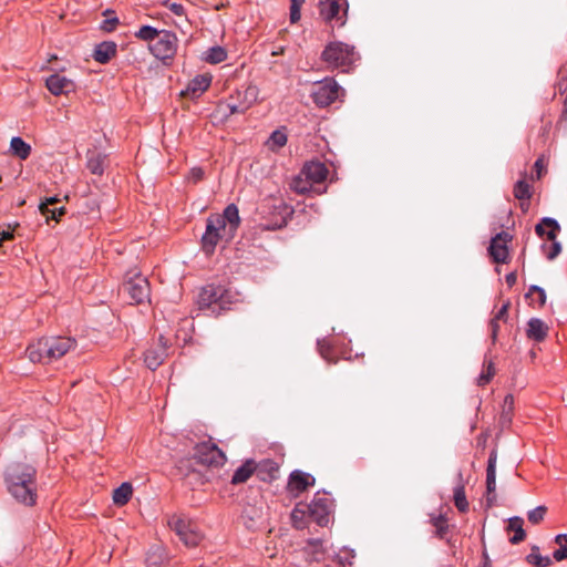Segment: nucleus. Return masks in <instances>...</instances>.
<instances>
[{
	"label": "nucleus",
	"instance_id": "1",
	"mask_svg": "<svg viewBox=\"0 0 567 567\" xmlns=\"http://www.w3.org/2000/svg\"><path fill=\"white\" fill-rule=\"evenodd\" d=\"M239 224V212L235 204L227 205L221 215L209 216L206 220V230L202 236L203 250L210 255L219 241H230Z\"/></svg>",
	"mask_w": 567,
	"mask_h": 567
},
{
	"label": "nucleus",
	"instance_id": "2",
	"mask_svg": "<svg viewBox=\"0 0 567 567\" xmlns=\"http://www.w3.org/2000/svg\"><path fill=\"white\" fill-rule=\"evenodd\" d=\"M37 470L25 463H12L4 472V482L10 495L25 506L37 503Z\"/></svg>",
	"mask_w": 567,
	"mask_h": 567
},
{
	"label": "nucleus",
	"instance_id": "3",
	"mask_svg": "<svg viewBox=\"0 0 567 567\" xmlns=\"http://www.w3.org/2000/svg\"><path fill=\"white\" fill-rule=\"evenodd\" d=\"M76 340L66 336H50L39 339L27 348L31 362L50 363L75 349Z\"/></svg>",
	"mask_w": 567,
	"mask_h": 567
},
{
	"label": "nucleus",
	"instance_id": "4",
	"mask_svg": "<svg viewBox=\"0 0 567 567\" xmlns=\"http://www.w3.org/2000/svg\"><path fill=\"white\" fill-rule=\"evenodd\" d=\"M234 296L223 286L207 285L202 288L197 297L199 310L207 311L210 315L218 316L221 311L229 308Z\"/></svg>",
	"mask_w": 567,
	"mask_h": 567
},
{
	"label": "nucleus",
	"instance_id": "5",
	"mask_svg": "<svg viewBox=\"0 0 567 567\" xmlns=\"http://www.w3.org/2000/svg\"><path fill=\"white\" fill-rule=\"evenodd\" d=\"M358 59L354 47L341 41L328 43L321 53V60L331 68H349Z\"/></svg>",
	"mask_w": 567,
	"mask_h": 567
},
{
	"label": "nucleus",
	"instance_id": "6",
	"mask_svg": "<svg viewBox=\"0 0 567 567\" xmlns=\"http://www.w3.org/2000/svg\"><path fill=\"white\" fill-rule=\"evenodd\" d=\"M168 526L188 547L197 546L203 539V534L199 530L198 525L184 515L171 516L168 518Z\"/></svg>",
	"mask_w": 567,
	"mask_h": 567
},
{
	"label": "nucleus",
	"instance_id": "7",
	"mask_svg": "<svg viewBox=\"0 0 567 567\" xmlns=\"http://www.w3.org/2000/svg\"><path fill=\"white\" fill-rule=\"evenodd\" d=\"M559 230L558 221L551 217L542 218L535 227V231L539 237L546 236L548 240L553 241L550 246L545 244L542 246L548 260H554L561 252V244L557 240Z\"/></svg>",
	"mask_w": 567,
	"mask_h": 567
},
{
	"label": "nucleus",
	"instance_id": "8",
	"mask_svg": "<svg viewBox=\"0 0 567 567\" xmlns=\"http://www.w3.org/2000/svg\"><path fill=\"white\" fill-rule=\"evenodd\" d=\"M196 464L206 466H221L225 461V454L212 442H200L193 449L192 457Z\"/></svg>",
	"mask_w": 567,
	"mask_h": 567
},
{
	"label": "nucleus",
	"instance_id": "9",
	"mask_svg": "<svg viewBox=\"0 0 567 567\" xmlns=\"http://www.w3.org/2000/svg\"><path fill=\"white\" fill-rule=\"evenodd\" d=\"M122 291L126 293L133 303H143L150 300L151 289L148 280L142 275L134 272L127 274Z\"/></svg>",
	"mask_w": 567,
	"mask_h": 567
},
{
	"label": "nucleus",
	"instance_id": "10",
	"mask_svg": "<svg viewBox=\"0 0 567 567\" xmlns=\"http://www.w3.org/2000/svg\"><path fill=\"white\" fill-rule=\"evenodd\" d=\"M153 55L158 60L172 59L177 50V37L174 32L161 30L155 42L150 45Z\"/></svg>",
	"mask_w": 567,
	"mask_h": 567
},
{
	"label": "nucleus",
	"instance_id": "11",
	"mask_svg": "<svg viewBox=\"0 0 567 567\" xmlns=\"http://www.w3.org/2000/svg\"><path fill=\"white\" fill-rule=\"evenodd\" d=\"M341 90V86L333 79H324L316 85L311 96L317 106L326 107L339 97Z\"/></svg>",
	"mask_w": 567,
	"mask_h": 567
},
{
	"label": "nucleus",
	"instance_id": "12",
	"mask_svg": "<svg viewBox=\"0 0 567 567\" xmlns=\"http://www.w3.org/2000/svg\"><path fill=\"white\" fill-rule=\"evenodd\" d=\"M258 99V89L255 85H248L243 90H237L236 96H230L226 107L230 114L245 113Z\"/></svg>",
	"mask_w": 567,
	"mask_h": 567
},
{
	"label": "nucleus",
	"instance_id": "13",
	"mask_svg": "<svg viewBox=\"0 0 567 567\" xmlns=\"http://www.w3.org/2000/svg\"><path fill=\"white\" fill-rule=\"evenodd\" d=\"M512 240V236L506 231L496 234L489 244L488 254L494 262L506 264L508 261V247L507 244Z\"/></svg>",
	"mask_w": 567,
	"mask_h": 567
},
{
	"label": "nucleus",
	"instance_id": "14",
	"mask_svg": "<svg viewBox=\"0 0 567 567\" xmlns=\"http://www.w3.org/2000/svg\"><path fill=\"white\" fill-rule=\"evenodd\" d=\"M329 501L318 495L310 504L306 505L308 515L320 526H324L329 522Z\"/></svg>",
	"mask_w": 567,
	"mask_h": 567
},
{
	"label": "nucleus",
	"instance_id": "15",
	"mask_svg": "<svg viewBox=\"0 0 567 567\" xmlns=\"http://www.w3.org/2000/svg\"><path fill=\"white\" fill-rule=\"evenodd\" d=\"M315 482L316 478L311 474L300 470H295L289 476L288 488L291 493L299 494L306 491L309 486L315 485Z\"/></svg>",
	"mask_w": 567,
	"mask_h": 567
},
{
	"label": "nucleus",
	"instance_id": "16",
	"mask_svg": "<svg viewBox=\"0 0 567 567\" xmlns=\"http://www.w3.org/2000/svg\"><path fill=\"white\" fill-rule=\"evenodd\" d=\"M166 355V343L164 337L161 336L159 343L145 352L144 362L150 370L155 371L163 363Z\"/></svg>",
	"mask_w": 567,
	"mask_h": 567
},
{
	"label": "nucleus",
	"instance_id": "17",
	"mask_svg": "<svg viewBox=\"0 0 567 567\" xmlns=\"http://www.w3.org/2000/svg\"><path fill=\"white\" fill-rule=\"evenodd\" d=\"M45 85L53 95L68 94L75 87L72 80L58 73L50 75L45 81Z\"/></svg>",
	"mask_w": 567,
	"mask_h": 567
},
{
	"label": "nucleus",
	"instance_id": "18",
	"mask_svg": "<svg viewBox=\"0 0 567 567\" xmlns=\"http://www.w3.org/2000/svg\"><path fill=\"white\" fill-rule=\"evenodd\" d=\"M301 175L310 181L312 185L321 184L327 179L328 168L321 162H309L302 167Z\"/></svg>",
	"mask_w": 567,
	"mask_h": 567
},
{
	"label": "nucleus",
	"instance_id": "19",
	"mask_svg": "<svg viewBox=\"0 0 567 567\" xmlns=\"http://www.w3.org/2000/svg\"><path fill=\"white\" fill-rule=\"evenodd\" d=\"M319 11L320 16L326 21H332L336 20L339 25L344 24V19L339 14L340 12V4L338 0H319Z\"/></svg>",
	"mask_w": 567,
	"mask_h": 567
},
{
	"label": "nucleus",
	"instance_id": "20",
	"mask_svg": "<svg viewBox=\"0 0 567 567\" xmlns=\"http://www.w3.org/2000/svg\"><path fill=\"white\" fill-rule=\"evenodd\" d=\"M212 75L208 73L198 74L193 80L189 81L186 93L192 97H198L202 95L210 85Z\"/></svg>",
	"mask_w": 567,
	"mask_h": 567
},
{
	"label": "nucleus",
	"instance_id": "21",
	"mask_svg": "<svg viewBox=\"0 0 567 567\" xmlns=\"http://www.w3.org/2000/svg\"><path fill=\"white\" fill-rule=\"evenodd\" d=\"M116 54V44L112 41H104L95 45L93 58L96 62L105 64Z\"/></svg>",
	"mask_w": 567,
	"mask_h": 567
},
{
	"label": "nucleus",
	"instance_id": "22",
	"mask_svg": "<svg viewBox=\"0 0 567 567\" xmlns=\"http://www.w3.org/2000/svg\"><path fill=\"white\" fill-rule=\"evenodd\" d=\"M548 328L543 320L538 318L529 319L527 323V337L535 341H543L547 336Z\"/></svg>",
	"mask_w": 567,
	"mask_h": 567
},
{
	"label": "nucleus",
	"instance_id": "23",
	"mask_svg": "<svg viewBox=\"0 0 567 567\" xmlns=\"http://www.w3.org/2000/svg\"><path fill=\"white\" fill-rule=\"evenodd\" d=\"M254 472H257V466L254 460H247L234 473L231 483L237 485L248 481Z\"/></svg>",
	"mask_w": 567,
	"mask_h": 567
},
{
	"label": "nucleus",
	"instance_id": "24",
	"mask_svg": "<svg viewBox=\"0 0 567 567\" xmlns=\"http://www.w3.org/2000/svg\"><path fill=\"white\" fill-rule=\"evenodd\" d=\"M106 155L103 153H87V169L94 175H102L105 169Z\"/></svg>",
	"mask_w": 567,
	"mask_h": 567
},
{
	"label": "nucleus",
	"instance_id": "25",
	"mask_svg": "<svg viewBox=\"0 0 567 567\" xmlns=\"http://www.w3.org/2000/svg\"><path fill=\"white\" fill-rule=\"evenodd\" d=\"M496 452H492L488 456L486 468V491L488 494H494L496 489Z\"/></svg>",
	"mask_w": 567,
	"mask_h": 567
},
{
	"label": "nucleus",
	"instance_id": "26",
	"mask_svg": "<svg viewBox=\"0 0 567 567\" xmlns=\"http://www.w3.org/2000/svg\"><path fill=\"white\" fill-rule=\"evenodd\" d=\"M10 150L14 156L22 161H25L31 154L30 144L25 143L20 136L11 138Z\"/></svg>",
	"mask_w": 567,
	"mask_h": 567
},
{
	"label": "nucleus",
	"instance_id": "27",
	"mask_svg": "<svg viewBox=\"0 0 567 567\" xmlns=\"http://www.w3.org/2000/svg\"><path fill=\"white\" fill-rule=\"evenodd\" d=\"M258 476L266 480H275L278 473V465L272 460H265L259 464H256Z\"/></svg>",
	"mask_w": 567,
	"mask_h": 567
},
{
	"label": "nucleus",
	"instance_id": "28",
	"mask_svg": "<svg viewBox=\"0 0 567 567\" xmlns=\"http://www.w3.org/2000/svg\"><path fill=\"white\" fill-rule=\"evenodd\" d=\"M133 487L130 483L124 482L113 492V502L115 505L123 506L132 497Z\"/></svg>",
	"mask_w": 567,
	"mask_h": 567
},
{
	"label": "nucleus",
	"instance_id": "29",
	"mask_svg": "<svg viewBox=\"0 0 567 567\" xmlns=\"http://www.w3.org/2000/svg\"><path fill=\"white\" fill-rule=\"evenodd\" d=\"M523 524H524V520L523 518L518 517V516H515V517H512L509 520H508V530H513L514 532V535L509 538V542L512 544H518L520 543L526 534H525V530L523 528Z\"/></svg>",
	"mask_w": 567,
	"mask_h": 567
},
{
	"label": "nucleus",
	"instance_id": "30",
	"mask_svg": "<svg viewBox=\"0 0 567 567\" xmlns=\"http://www.w3.org/2000/svg\"><path fill=\"white\" fill-rule=\"evenodd\" d=\"M227 58L226 50L220 45L209 48L204 53V60L210 64H217L225 61Z\"/></svg>",
	"mask_w": 567,
	"mask_h": 567
},
{
	"label": "nucleus",
	"instance_id": "31",
	"mask_svg": "<svg viewBox=\"0 0 567 567\" xmlns=\"http://www.w3.org/2000/svg\"><path fill=\"white\" fill-rule=\"evenodd\" d=\"M526 561L536 567H547L551 564V558L549 556H542L539 547L533 546L530 554L526 556Z\"/></svg>",
	"mask_w": 567,
	"mask_h": 567
},
{
	"label": "nucleus",
	"instance_id": "32",
	"mask_svg": "<svg viewBox=\"0 0 567 567\" xmlns=\"http://www.w3.org/2000/svg\"><path fill=\"white\" fill-rule=\"evenodd\" d=\"M278 209L279 218L272 224L271 228H281L286 226L287 220L291 217L293 209L291 206L280 202L278 206H275Z\"/></svg>",
	"mask_w": 567,
	"mask_h": 567
},
{
	"label": "nucleus",
	"instance_id": "33",
	"mask_svg": "<svg viewBox=\"0 0 567 567\" xmlns=\"http://www.w3.org/2000/svg\"><path fill=\"white\" fill-rule=\"evenodd\" d=\"M241 518L248 529H255L261 518V512L255 508H245Z\"/></svg>",
	"mask_w": 567,
	"mask_h": 567
},
{
	"label": "nucleus",
	"instance_id": "34",
	"mask_svg": "<svg viewBox=\"0 0 567 567\" xmlns=\"http://www.w3.org/2000/svg\"><path fill=\"white\" fill-rule=\"evenodd\" d=\"M454 504L461 513L468 511V502L466 499L465 488L462 484L454 487Z\"/></svg>",
	"mask_w": 567,
	"mask_h": 567
},
{
	"label": "nucleus",
	"instance_id": "35",
	"mask_svg": "<svg viewBox=\"0 0 567 567\" xmlns=\"http://www.w3.org/2000/svg\"><path fill=\"white\" fill-rule=\"evenodd\" d=\"M513 192H514L515 198H517L519 200L528 202L532 197L530 185L524 179H519L516 182V184L514 185Z\"/></svg>",
	"mask_w": 567,
	"mask_h": 567
},
{
	"label": "nucleus",
	"instance_id": "36",
	"mask_svg": "<svg viewBox=\"0 0 567 567\" xmlns=\"http://www.w3.org/2000/svg\"><path fill=\"white\" fill-rule=\"evenodd\" d=\"M291 188L298 194H307L313 190V185L310 181L300 174L292 179Z\"/></svg>",
	"mask_w": 567,
	"mask_h": 567
},
{
	"label": "nucleus",
	"instance_id": "37",
	"mask_svg": "<svg viewBox=\"0 0 567 567\" xmlns=\"http://www.w3.org/2000/svg\"><path fill=\"white\" fill-rule=\"evenodd\" d=\"M161 31L152 25H143L135 32V37L148 42H155Z\"/></svg>",
	"mask_w": 567,
	"mask_h": 567
},
{
	"label": "nucleus",
	"instance_id": "38",
	"mask_svg": "<svg viewBox=\"0 0 567 567\" xmlns=\"http://www.w3.org/2000/svg\"><path fill=\"white\" fill-rule=\"evenodd\" d=\"M287 143V134L284 131L276 130L268 138V146L270 150L280 148Z\"/></svg>",
	"mask_w": 567,
	"mask_h": 567
},
{
	"label": "nucleus",
	"instance_id": "39",
	"mask_svg": "<svg viewBox=\"0 0 567 567\" xmlns=\"http://www.w3.org/2000/svg\"><path fill=\"white\" fill-rule=\"evenodd\" d=\"M432 525L436 529V536L443 538L449 529L447 520L444 515H437L431 518Z\"/></svg>",
	"mask_w": 567,
	"mask_h": 567
},
{
	"label": "nucleus",
	"instance_id": "40",
	"mask_svg": "<svg viewBox=\"0 0 567 567\" xmlns=\"http://www.w3.org/2000/svg\"><path fill=\"white\" fill-rule=\"evenodd\" d=\"M307 512V508H306V505L305 504H298L292 513H291V519L293 522V525L296 528H302L303 527V516Z\"/></svg>",
	"mask_w": 567,
	"mask_h": 567
},
{
	"label": "nucleus",
	"instance_id": "41",
	"mask_svg": "<svg viewBox=\"0 0 567 567\" xmlns=\"http://www.w3.org/2000/svg\"><path fill=\"white\" fill-rule=\"evenodd\" d=\"M305 0H290V22L297 23L300 20V10Z\"/></svg>",
	"mask_w": 567,
	"mask_h": 567
},
{
	"label": "nucleus",
	"instance_id": "42",
	"mask_svg": "<svg viewBox=\"0 0 567 567\" xmlns=\"http://www.w3.org/2000/svg\"><path fill=\"white\" fill-rule=\"evenodd\" d=\"M547 508L543 505L535 507L527 514L528 520L532 524H538L544 519Z\"/></svg>",
	"mask_w": 567,
	"mask_h": 567
},
{
	"label": "nucleus",
	"instance_id": "43",
	"mask_svg": "<svg viewBox=\"0 0 567 567\" xmlns=\"http://www.w3.org/2000/svg\"><path fill=\"white\" fill-rule=\"evenodd\" d=\"M514 409V396L512 394H507L504 399V406H503V413H502V420L509 421L511 420V412Z\"/></svg>",
	"mask_w": 567,
	"mask_h": 567
},
{
	"label": "nucleus",
	"instance_id": "44",
	"mask_svg": "<svg viewBox=\"0 0 567 567\" xmlns=\"http://www.w3.org/2000/svg\"><path fill=\"white\" fill-rule=\"evenodd\" d=\"M162 6L167 8L171 12H173L177 17H185V8L181 3L171 2L169 0H165V1H163Z\"/></svg>",
	"mask_w": 567,
	"mask_h": 567
},
{
	"label": "nucleus",
	"instance_id": "45",
	"mask_svg": "<svg viewBox=\"0 0 567 567\" xmlns=\"http://www.w3.org/2000/svg\"><path fill=\"white\" fill-rule=\"evenodd\" d=\"M65 214V208L63 206L61 207H55L52 206L49 208V213L48 214H42L48 220L49 219H52V220H55V221H59L60 217L62 215Z\"/></svg>",
	"mask_w": 567,
	"mask_h": 567
},
{
	"label": "nucleus",
	"instance_id": "46",
	"mask_svg": "<svg viewBox=\"0 0 567 567\" xmlns=\"http://www.w3.org/2000/svg\"><path fill=\"white\" fill-rule=\"evenodd\" d=\"M59 202L60 199L56 196L48 197L39 205V210L41 212V214H48L49 208L54 206Z\"/></svg>",
	"mask_w": 567,
	"mask_h": 567
},
{
	"label": "nucleus",
	"instance_id": "47",
	"mask_svg": "<svg viewBox=\"0 0 567 567\" xmlns=\"http://www.w3.org/2000/svg\"><path fill=\"white\" fill-rule=\"evenodd\" d=\"M493 375H494L493 364L489 363L488 367H487V371L486 372H482L481 375L478 377V379H477L478 384L480 385L487 384L491 381Z\"/></svg>",
	"mask_w": 567,
	"mask_h": 567
},
{
	"label": "nucleus",
	"instance_id": "48",
	"mask_svg": "<svg viewBox=\"0 0 567 567\" xmlns=\"http://www.w3.org/2000/svg\"><path fill=\"white\" fill-rule=\"evenodd\" d=\"M511 302L507 300L503 306L498 309V311L495 313L493 318L502 321H506L508 317V309H509Z\"/></svg>",
	"mask_w": 567,
	"mask_h": 567
},
{
	"label": "nucleus",
	"instance_id": "49",
	"mask_svg": "<svg viewBox=\"0 0 567 567\" xmlns=\"http://www.w3.org/2000/svg\"><path fill=\"white\" fill-rule=\"evenodd\" d=\"M498 321L499 320H497L495 318H492L491 321H489L491 338H492L493 343L496 342L497 334H498V331H499Z\"/></svg>",
	"mask_w": 567,
	"mask_h": 567
},
{
	"label": "nucleus",
	"instance_id": "50",
	"mask_svg": "<svg viewBox=\"0 0 567 567\" xmlns=\"http://www.w3.org/2000/svg\"><path fill=\"white\" fill-rule=\"evenodd\" d=\"M553 558L557 561L567 559V546H561L553 553Z\"/></svg>",
	"mask_w": 567,
	"mask_h": 567
},
{
	"label": "nucleus",
	"instance_id": "51",
	"mask_svg": "<svg viewBox=\"0 0 567 567\" xmlns=\"http://www.w3.org/2000/svg\"><path fill=\"white\" fill-rule=\"evenodd\" d=\"M354 550L353 549H347L344 550V555L343 556H339V561L342 564V565H346V564H349L351 565L352 564V559L354 558Z\"/></svg>",
	"mask_w": 567,
	"mask_h": 567
},
{
	"label": "nucleus",
	"instance_id": "52",
	"mask_svg": "<svg viewBox=\"0 0 567 567\" xmlns=\"http://www.w3.org/2000/svg\"><path fill=\"white\" fill-rule=\"evenodd\" d=\"M118 23V19L116 17L112 19H105L102 22V29L105 31H112L114 30L115 25Z\"/></svg>",
	"mask_w": 567,
	"mask_h": 567
},
{
	"label": "nucleus",
	"instance_id": "53",
	"mask_svg": "<svg viewBox=\"0 0 567 567\" xmlns=\"http://www.w3.org/2000/svg\"><path fill=\"white\" fill-rule=\"evenodd\" d=\"M190 178L194 181V182H198L203 178V175H204V172L202 168L199 167H194L190 169Z\"/></svg>",
	"mask_w": 567,
	"mask_h": 567
},
{
	"label": "nucleus",
	"instance_id": "54",
	"mask_svg": "<svg viewBox=\"0 0 567 567\" xmlns=\"http://www.w3.org/2000/svg\"><path fill=\"white\" fill-rule=\"evenodd\" d=\"M534 168L536 171V178L539 179L543 176V171H544V164H543V159L542 158H538L535 162Z\"/></svg>",
	"mask_w": 567,
	"mask_h": 567
},
{
	"label": "nucleus",
	"instance_id": "55",
	"mask_svg": "<svg viewBox=\"0 0 567 567\" xmlns=\"http://www.w3.org/2000/svg\"><path fill=\"white\" fill-rule=\"evenodd\" d=\"M318 348H319V352L322 355V358L327 359V353L326 352H328L329 347L327 346L326 340H319L318 341Z\"/></svg>",
	"mask_w": 567,
	"mask_h": 567
},
{
	"label": "nucleus",
	"instance_id": "56",
	"mask_svg": "<svg viewBox=\"0 0 567 567\" xmlns=\"http://www.w3.org/2000/svg\"><path fill=\"white\" fill-rule=\"evenodd\" d=\"M505 280H506V284L512 287L516 284V280H517V276L515 272H509L506 275L505 277Z\"/></svg>",
	"mask_w": 567,
	"mask_h": 567
},
{
	"label": "nucleus",
	"instance_id": "57",
	"mask_svg": "<svg viewBox=\"0 0 567 567\" xmlns=\"http://www.w3.org/2000/svg\"><path fill=\"white\" fill-rule=\"evenodd\" d=\"M13 237L12 233L9 230L0 231V246L3 241L9 240Z\"/></svg>",
	"mask_w": 567,
	"mask_h": 567
},
{
	"label": "nucleus",
	"instance_id": "58",
	"mask_svg": "<svg viewBox=\"0 0 567 567\" xmlns=\"http://www.w3.org/2000/svg\"><path fill=\"white\" fill-rule=\"evenodd\" d=\"M538 301L540 305H544L546 302V292L544 289H538Z\"/></svg>",
	"mask_w": 567,
	"mask_h": 567
},
{
	"label": "nucleus",
	"instance_id": "59",
	"mask_svg": "<svg viewBox=\"0 0 567 567\" xmlns=\"http://www.w3.org/2000/svg\"><path fill=\"white\" fill-rule=\"evenodd\" d=\"M483 567H492V563L486 550L483 551Z\"/></svg>",
	"mask_w": 567,
	"mask_h": 567
},
{
	"label": "nucleus",
	"instance_id": "60",
	"mask_svg": "<svg viewBox=\"0 0 567 567\" xmlns=\"http://www.w3.org/2000/svg\"><path fill=\"white\" fill-rule=\"evenodd\" d=\"M309 546L313 547L315 549L317 548H322V542L320 539H311L309 540Z\"/></svg>",
	"mask_w": 567,
	"mask_h": 567
},
{
	"label": "nucleus",
	"instance_id": "61",
	"mask_svg": "<svg viewBox=\"0 0 567 567\" xmlns=\"http://www.w3.org/2000/svg\"><path fill=\"white\" fill-rule=\"evenodd\" d=\"M555 542L559 545H561L563 542H566L567 543V534H558L556 537H555Z\"/></svg>",
	"mask_w": 567,
	"mask_h": 567
},
{
	"label": "nucleus",
	"instance_id": "62",
	"mask_svg": "<svg viewBox=\"0 0 567 567\" xmlns=\"http://www.w3.org/2000/svg\"><path fill=\"white\" fill-rule=\"evenodd\" d=\"M538 289H543V288H542V287H539V286H535V285H534V286H532V287L529 288V291H530V292H533V291L538 292Z\"/></svg>",
	"mask_w": 567,
	"mask_h": 567
},
{
	"label": "nucleus",
	"instance_id": "63",
	"mask_svg": "<svg viewBox=\"0 0 567 567\" xmlns=\"http://www.w3.org/2000/svg\"><path fill=\"white\" fill-rule=\"evenodd\" d=\"M491 495H492V494H488V493H487V502H488L489 504L493 502V499H495V496H492V497H491Z\"/></svg>",
	"mask_w": 567,
	"mask_h": 567
},
{
	"label": "nucleus",
	"instance_id": "64",
	"mask_svg": "<svg viewBox=\"0 0 567 567\" xmlns=\"http://www.w3.org/2000/svg\"><path fill=\"white\" fill-rule=\"evenodd\" d=\"M281 52H282V48L277 49V51H274V52H272V54H274V55H277V54H280Z\"/></svg>",
	"mask_w": 567,
	"mask_h": 567
}]
</instances>
